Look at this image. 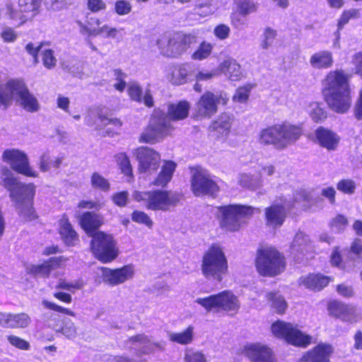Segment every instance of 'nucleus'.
Returning a JSON list of instances; mask_svg holds the SVG:
<instances>
[{"label":"nucleus","mask_w":362,"mask_h":362,"mask_svg":"<svg viewBox=\"0 0 362 362\" xmlns=\"http://www.w3.org/2000/svg\"><path fill=\"white\" fill-rule=\"evenodd\" d=\"M189 110V105L186 101L168 105L167 115L159 108L155 110L148 127L141 135V141L154 144L162 140L173 129L170 122L185 119Z\"/></svg>","instance_id":"nucleus-1"},{"label":"nucleus","mask_w":362,"mask_h":362,"mask_svg":"<svg viewBox=\"0 0 362 362\" xmlns=\"http://www.w3.org/2000/svg\"><path fill=\"white\" fill-rule=\"evenodd\" d=\"M350 77L344 70L338 69L329 71L322 82L327 103L337 113H344L351 107Z\"/></svg>","instance_id":"nucleus-2"},{"label":"nucleus","mask_w":362,"mask_h":362,"mask_svg":"<svg viewBox=\"0 0 362 362\" xmlns=\"http://www.w3.org/2000/svg\"><path fill=\"white\" fill-rule=\"evenodd\" d=\"M1 185L10 192V197L20 210V213L29 220L35 218L33 208V200L35 194V186L23 184L14 177L13 173L4 168L1 173Z\"/></svg>","instance_id":"nucleus-3"},{"label":"nucleus","mask_w":362,"mask_h":362,"mask_svg":"<svg viewBox=\"0 0 362 362\" xmlns=\"http://www.w3.org/2000/svg\"><path fill=\"white\" fill-rule=\"evenodd\" d=\"M14 100L28 112H37L40 108L37 99L23 81L12 79L0 83V107H8Z\"/></svg>","instance_id":"nucleus-4"},{"label":"nucleus","mask_w":362,"mask_h":362,"mask_svg":"<svg viewBox=\"0 0 362 362\" xmlns=\"http://www.w3.org/2000/svg\"><path fill=\"white\" fill-rule=\"evenodd\" d=\"M302 134L303 130L300 126L284 122L262 129L259 134V142L282 150L295 144Z\"/></svg>","instance_id":"nucleus-5"},{"label":"nucleus","mask_w":362,"mask_h":362,"mask_svg":"<svg viewBox=\"0 0 362 362\" xmlns=\"http://www.w3.org/2000/svg\"><path fill=\"white\" fill-rule=\"evenodd\" d=\"M203 276L208 280L221 282L228 272V264L223 248L212 245L203 255L201 264Z\"/></svg>","instance_id":"nucleus-6"},{"label":"nucleus","mask_w":362,"mask_h":362,"mask_svg":"<svg viewBox=\"0 0 362 362\" xmlns=\"http://www.w3.org/2000/svg\"><path fill=\"white\" fill-rule=\"evenodd\" d=\"M132 197L136 202H144L145 207L148 210L163 211L174 208L180 200L179 193L163 189L134 191Z\"/></svg>","instance_id":"nucleus-7"},{"label":"nucleus","mask_w":362,"mask_h":362,"mask_svg":"<svg viewBox=\"0 0 362 362\" xmlns=\"http://www.w3.org/2000/svg\"><path fill=\"white\" fill-rule=\"evenodd\" d=\"M309 194L305 191L297 192L294 203L291 204L290 200L281 198L276 200L272 206L265 209V221L266 225L269 228L276 229L280 228L284 223L287 213L290 208L295 203L303 202V207H307L308 202Z\"/></svg>","instance_id":"nucleus-8"},{"label":"nucleus","mask_w":362,"mask_h":362,"mask_svg":"<svg viewBox=\"0 0 362 362\" xmlns=\"http://www.w3.org/2000/svg\"><path fill=\"white\" fill-rule=\"evenodd\" d=\"M194 303L200 305L207 313L224 311L235 314L240 308L238 296L228 290L204 298H197Z\"/></svg>","instance_id":"nucleus-9"},{"label":"nucleus","mask_w":362,"mask_h":362,"mask_svg":"<svg viewBox=\"0 0 362 362\" xmlns=\"http://www.w3.org/2000/svg\"><path fill=\"white\" fill-rule=\"evenodd\" d=\"M259 212L258 209L240 204H231L219 208L222 226L226 230L233 232L238 230L246 219L250 218L255 213Z\"/></svg>","instance_id":"nucleus-10"},{"label":"nucleus","mask_w":362,"mask_h":362,"mask_svg":"<svg viewBox=\"0 0 362 362\" xmlns=\"http://www.w3.org/2000/svg\"><path fill=\"white\" fill-rule=\"evenodd\" d=\"M256 267L261 275L274 276L284 271L285 263L283 256L276 248L264 246L257 251Z\"/></svg>","instance_id":"nucleus-11"},{"label":"nucleus","mask_w":362,"mask_h":362,"mask_svg":"<svg viewBox=\"0 0 362 362\" xmlns=\"http://www.w3.org/2000/svg\"><path fill=\"white\" fill-rule=\"evenodd\" d=\"M90 247L94 256L103 263L112 262L119 255L117 242L112 235L102 231L93 235Z\"/></svg>","instance_id":"nucleus-12"},{"label":"nucleus","mask_w":362,"mask_h":362,"mask_svg":"<svg viewBox=\"0 0 362 362\" xmlns=\"http://www.w3.org/2000/svg\"><path fill=\"white\" fill-rule=\"evenodd\" d=\"M272 332L278 338L284 339L288 344L296 346H307L311 343L312 337L292 324L277 321L272 324Z\"/></svg>","instance_id":"nucleus-13"},{"label":"nucleus","mask_w":362,"mask_h":362,"mask_svg":"<svg viewBox=\"0 0 362 362\" xmlns=\"http://www.w3.org/2000/svg\"><path fill=\"white\" fill-rule=\"evenodd\" d=\"M229 100L228 94L223 91L205 92L197 103V115L209 118L218 111V105H226Z\"/></svg>","instance_id":"nucleus-14"},{"label":"nucleus","mask_w":362,"mask_h":362,"mask_svg":"<svg viewBox=\"0 0 362 362\" xmlns=\"http://www.w3.org/2000/svg\"><path fill=\"white\" fill-rule=\"evenodd\" d=\"M191 176L192 190L196 196L214 195L218 191L217 184L204 168L200 166L191 168Z\"/></svg>","instance_id":"nucleus-15"},{"label":"nucleus","mask_w":362,"mask_h":362,"mask_svg":"<svg viewBox=\"0 0 362 362\" xmlns=\"http://www.w3.org/2000/svg\"><path fill=\"white\" fill-rule=\"evenodd\" d=\"M2 160L18 173L31 177L38 175L37 172L30 165L28 158L23 151L16 148L6 149L2 153Z\"/></svg>","instance_id":"nucleus-16"},{"label":"nucleus","mask_w":362,"mask_h":362,"mask_svg":"<svg viewBox=\"0 0 362 362\" xmlns=\"http://www.w3.org/2000/svg\"><path fill=\"white\" fill-rule=\"evenodd\" d=\"M100 269L103 281L110 286L122 284L132 279L135 274L134 266L132 264L124 265L117 269L103 267Z\"/></svg>","instance_id":"nucleus-17"},{"label":"nucleus","mask_w":362,"mask_h":362,"mask_svg":"<svg viewBox=\"0 0 362 362\" xmlns=\"http://www.w3.org/2000/svg\"><path fill=\"white\" fill-rule=\"evenodd\" d=\"M134 154L139 163L141 173L151 174L158 169L160 156L152 148L140 147L134 150Z\"/></svg>","instance_id":"nucleus-18"},{"label":"nucleus","mask_w":362,"mask_h":362,"mask_svg":"<svg viewBox=\"0 0 362 362\" xmlns=\"http://www.w3.org/2000/svg\"><path fill=\"white\" fill-rule=\"evenodd\" d=\"M243 353L250 362H275L272 349L261 343L246 344Z\"/></svg>","instance_id":"nucleus-19"},{"label":"nucleus","mask_w":362,"mask_h":362,"mask_svg":"<svg viewBox=\"0 0 362 362\" xmlns=\"http://www.w3.org/2000/svg\"><path fill=\"white\" fill-rule=\"evenodd\" d=\"M177 33L161 35L157 40V45L161 54L175 57L182 54V49Z\"/></svg>","instance_id":"nucleus-20"},{"label":"nucleus","mask_w":362,"mask_h":362,"mask_svg":"<svg viewBox=\"0 0 362 362\" xmlns=\"http://www.w3.org/2000/svg\"><path fill=\"white\" fill-rule=\"evenodd\" d=\"M85 122L90 127L95 125L96 128L106 127V132L108 134H116L122 126L119 119L98 115L96 112L92 110L86 117Z\"/></svg>","instance_id":"nucleus-21"},{"label":"nucleus","mask_w":362,"mask_h":362,"mask_svg":"<svg viewBox=\"0 0 362 362\" xmlns=\"http://www.w3.org/2000/svg\"><path fill=\"white\" fill-rule=\"evenodd\" d=\"M129 349L138 350L139 354H148L157 350H163V345L153 342L144 334H138L129 339L127 344Z\"/></svg>","instance_id":"nucleus-22"},{"label":"nucleus","mask_w":362,"mask_h":362,"mask_svg":"<svg viewBox=\"0 0 362 362\" xmlns=\"http://www.w3.org/2000/svg\"><path fill=\"white\" fill-rule=\"evenodd\" d=\"M328 309L332 315L341 318L344 321L353 323L359 320L358 310L354 306L333 301L329 304Z\"/></svg>","instance_id":"nucleus-23"},{"label":"nucleus","mask_w":362,"mask_h":362,"mask_svg":"<svg viewBox=\"0 0 362 362\" xmlns=\"http://www.w3.org/2000/svg\"><path fill=\"white\" fill-rule=\"evenodd\" d=\"M315 136L316 143L328 151H335L341 140L336 132L323 127L315 131Z\"/></svg>","instance_id":"nucleus-24"},{"label":"nucleus","mask_w":362,"mask_h":362,"mask_svg":"<svg viewBox=\"0 0 362 362\" xmlns=\"http://www.w3.org/2000/svg\"><path fill=\"white\" fill-rule=\"evenodd\" d=\"M332 352L333 348L331 345L319 344L303 354L300 362H330L329 358Z\"/></svg>","instance_id":"nucleus-25"},{"label":"nucleus","mask_w":362,"mask_h":362,"mask_svg":"<svg viewBox=\"0 0 362 362\" xmlns=\"http://www.w3.org/2000/svg\"><path fill=\"white\" fill-rule=\"evenodd\" d=\"M64 261L62 257H52L48 261L41 264H29L26 266V272L40 276H49L54 269L64 264Z\"/></svg>","instance_id":"nucleus-26"},{"label":"nucleus","mask_w":362,"mask_h":362,"mask_svg":"<svg viewBox=\"0 0 362 362\" xmlns=\"http://www.w3.org/2000/svg\"><path fill=\"white\" fill-rule=\"evenodd\" d=\"M76 217L79 218V223L81 228L86 231L89 236H93L103 223L102 218L93 212H86L81 214L79 211L76 213Z\"/></svg>","instance_id":"nucleus-27"},{"label":"nucleus","mask_w":362,"mask_h":362,"mask_svg":"<svg viewBox=\"0 0 362 362\" xmlns=\"http://www.w3.org/2000/svg\"><path fill=\"white\" fill-rule=\"evenodd\" d=\"M218 70L233 81H238L244 77L240 65L233 58L224 59L218 65Z\"/></svg>","instance_id":"nucleus-28"},{"label":"nucleus","mask_w":362,"mask_h":362,"mask_svg":"<svg viewBox=\"0 0 362 362\" xmlns=\"http://www.w3.org/2000/svg\"><path fill=\"white\" fill-rule=\"evenodd\" d=\"M177 164L172 160H164L161 169L157 177L153 180L151 185L165 187L172 180Z\"/></svg>","instance_id":"nucleus-29"},{"label":"nucleus","mask_w":362,"mask_h":362,"mask_svg":"<svg viewBox=\"0 0 362 362\" xmlns=\"http://www.w3.org/2000/svg\"><path fill=\"white\" fill-rule=\"evenodd\" d=\"M5 16L10 21L11 24L17 28L23 25L28 21L33 18L30 14L23 11L19 7L18 9L15 8L11 3H7L6 4Z\"/></svg>","instance_id":"nucleus-30"},{"label":"nucleus","mask_w":362,"mask_h":362,"mask_svg":"<svg viewBox=\"0 0 362 362\" xmlns=\"http://www.w3.org/2000/svg\"><path fill=\"white\" fill-rule=\"evenodd\" d=\"M310 65L315 69H327L332 66L334 59L332 53L328 50H321L311 55Z\"/></svg>","instance_id":"nucleus-31"},{"label":"nucleus","mask_w":362,"mask_h":362,"mask_svg":"<svg viewBox=\"0 0 362 362\" xmlns=\"http://www.w3.org/2000/svg\"><path fill=\"white\" fill-rule=\"evenodd\" d=\"M330 281V278L322 274H309L299 279V284L304 286L310 290H321L327 286Z\"/></svg>","instance_id":"nucleus-32"},{"label":"nucleus","mask_w":362,"mask_h":362,"mask_svg":"<svg viewBox=\"0 0 362 362\" xmlns=\"http://www.w3.org/2000/svg\"><path fill=\"white\" fill-rule=\"evenodd\" d=\"M233 122V117L226 113L221 114L211 125V130L218 136H226L229 134Z\"/></svg>","instance_id":"nucleus-33"},{"label":"nucleus","mask_w":362,"mask_h":362,"mask_svg":"<svg viewBox=\"0 0 362 362\" xmlns=\"http://www.w3.org/2000/svg\"><path fill=\"white\" fill-rule=\"evenodd\" d=\"M191 71V66L188 64L175 66L171 68L168 74V79L174 85H181L187 82V76Z\"/></svg>","instance_id":"nucleus-34"},{"label":"nucleus","mask_w":362,"mask_h":362,"mask_svg":"<svg viewBox=\"0 0 362 362\" xmlns=\"http://www.w3.org/2000/svg\"><path fill=\"white\" fill-rule=\"evenodd\" d=\"M59 233L64 243L67 245H74L78 241V235L65 215L59 220Z\"/></svg>","instance_id":"nucleus-35"},{"label":"nucleus","mask_w":362,"mask_h":362,"mask_svg":"<svg viewBox=\"0 0 362 362\" xmlns=\"http://www.w3.org/2000/svg\"><path fill=\"white\" fill-rule=\"evenodd\" d=\"M313 250V245L308 237L302 232L297 233L291 245V252L297 255L298 253L305 255Z\"/></svg>","instance_id":"nucleus-36"},{"label":"nucleus","mask_w":362,"mask_h":362,"mask_svg":"<svg viewBox=\"0 0 362 362\" xmlns=\"http://www.w3.org/2000/svg\"><path fill=\"white\" fill-rule=\"evenodd\" d=\"M194 328L188 326L185 330L179 332H170L168 333V339L180 345H188L192 343L194 337Z\"/></svg>","instance_id":"nucleus-37"},{"label":"nucleus","mask_w":362,"mask_h":362,"mask_svg":"<svg viewBox=\"0 0 362 362\" xmlns=\"http://www.w3.org/2000/svg\"><path fill=\"white\" fill-rule=\"evenodd\" d=\"M128 93L130 98L135 101H143L147 107H152L153 105V100L150 90H146L144 96H142V90L136 83L129 84Z\"/></svg>","instance_id":"nucleus-38"},{"label":"nucleus","mask_w":362,"mask_h":362,"mask_svg":"<svg viewBox=\"0 0 362 362\" xmlns=\"http://www.w3.org/2000/svg\"><path fill=\"white\" fill-rule=\"evenodd\" d=\"M76 24L78 27L79 32L82 35L90 37V36H97L99 35H103L105 37H107L109 32L110 30V26L108 25H104L98 28H91L88 27L84 23L81 21H76Z\"/></svg>","instance_id":"nucleus-39"},{"label":"nucleus","mask_w":362,"mask_h":362,"mask_svg":"<svg viewBox=\"0 0 362 362\" xmlns=\"http://www.w3.org/2000/svg\"><path fill=\"white\" fill-rule=\"evenodd\" d=\"M238 183L243 188L256 189L262 186L260 177H255L249 173H241L238 177Z\"/></svg>","instance_id":"nucleus-40"},{"label":"nucleus","mask_w":362,"mask_h":362,"mask_svg":"<svg viewBox=\"0 0 362 362\" xmlns=\"http://www.w3.org/2000/svg\"><path fill=\"white\" fill-rule=\"evenodd\" d=\"M63 159V156L52 158L48 153H45L40 158V169L42 172H46L51 168H58L61 165Z\"/></svg>","instance_id":"nucleus-41"},{"label":"nucleus","mask_w":362,"mask_h":362,"mask_svg":"<svg viewBox=\"0 0 362 362\" xmlns=\"http://www.w3.org/2000/svg\"><path fill=\"white\" fill-rule=\"evenodd\" d=\"M306 112L315 122H321L327 118V112L318 103H310L306 108Z\"/></svg>","instance_id":"nucleus-42"},{"label":"nucleus","mask_w":362,"mask_h":362,"mask_svg":"<svg viewBox=\"0 0 362 362\" xmlns=\"http://www.w3.org/2000/svg\"><path fill=\"white\" fill-rule=\"evenodd\" d=\"M42 1V0H18V7L34 18L40 12Z\"/></svg>","instance_id":"nucleus-43"},{"label":"nucleus","mask_w":362,"mask_h":362,"mask_svg":"<svg viewBox=\"0 0 362 362\" xmlns=\"http://www.w3.org/2000/svg\"><path fill=\"white\" fill-rule=\"evenodd\" d=\"M214 45L207 41L200 43L197 49L192 53V59L196 61H202L207 59L212 53Z\"/></svg>","instance_id":"nucleus-44"},{"label":"nucleus","mask_w":362,"mask_h":362,"mask_svg":"<svg viewBox=\"0 0 362 362\" xmlns=\"http://www.w3.org/2000/svg\"><path fill=\"white\" fill-rule=\"evenodd\" d=\"M30 317L26 313H11L9 328H25L30 325Z\"/></svg>","instance_id":"nucleus-45"},{"label":"nucleus","mask_w":362,"mask_h":362,"mask_svg":"<svg viewBox=\"0 0 362 362\" xmlns=\"http://www.w3.org/2000/svg\"><path fill=\"white\" fill-rule=\"evenodd\" d=\"M238 13L243 16H247L257 11L258 4L254 0H235Z\"/></svg>","instance_id":"nucleus-46"},{"label":"nucleus","mask_w":362,"mask_h":362,"mask_svg":"<svg viewBox=\"0 0 362 362\" xmlns=\"http://www.w3.org/2000/svg\"><path fill=\"white\" fill-rule=\"evenodd\" d=\"M267 298L271 302V306L276 313L281 314L287 308V303L284 298L278 293H269L267 294Z\"/></svg>","instance_id":"nucleus-47"},{"label":"nucleus","mask_w":362,"mask_h":362,"mask_svg":"<svg viewBox=\"0 0 362 362\" xmlns=\"http://www.w3.org/2000/svg\"><path fill=\"white\" fill-rule=\"evenodd\" d=\"M360 16V12L358 9L356 8H350L348 10H345L341 14L337 22V35L339 36V31L341 30L345 25H346L351 19H356L358 18Z\"/></svg>","instance_id":"nucleus-48"},{"label":"nucleus","mask_w":362,"mask_h":362,"mask_svg":"<svg viewBox=\"0 0 362 362\" xmlns=\"http://www.w3.org/2000/svg\"><path fill=\"white\" fill-rule=\"evenodd\" d=\"M253 88L251 83H247L236 89L233 96V101L238 103H245L250 95V92Z\"/></svg>","instance_id":"nucleus-49"},{"label":"nucleus","mask_w":362,"mask_h":362,"mask_svg":"<svg viewBox=\"0 0 362 362\" xmlns=\"http://www.w3.org/2000/svg\"><path fill=\"white\" fill-rule=\"evenodd\" d=\"M184 360L185 362H209L208 356L205 353L194 349L185 351Z\"/></svg>","instance_id":"nucleus-50"},{"label":"nucleus","mask_w":362,"mask_h":362,"mask_svg":"<svg viewBox=\"0 0 362 362\" xmlns=\"http://www.w3.org/2000/svg\"><path fill=\"white\" fill-rule=\"evenodd\" d=\"M91 186L94 189L107 192L110 189L109 181L98 173H94L90 177Z\"/></svg>","instance_id":"nucleus-51"},{"label":"nucleus","mask_w":362,"mask_h":362,"mask_svg":"<svg viewBox=\"0 0 362 362\" xmlns=\"http://www.w3.org/2000/svg\"><path fill=\"white\" fill-rule=\"evenodd\" d=\"M116 158L117 164L119 166L122 173L127 177H132V169L130 161L127 155L124 153H119Z\"/></svg>","instance_id":"nucleus-52"},{"label":"nucleus","mask_w":362,"mask_h":362,"mask_svg":"<svg viewBox=\"0 0 362 362\" xmlns=\"http://www.w3.org/2000/svg\"><path fill=\"white\" fill-rule=\"evenodd\" d=\"M132 220L137 223L143 224L151 228L153 227V221L150 216L144 211L136 210L132 214Z\"/></svg>","instance_id":"nucleus-53"},{"label":"nucleus","mask_w":362,"mask_h":362,"mask_svg":"<svg viewBox=\"0 0 362 362\" xmlns=\"http://www.w3.org/2000/svg\"><path fill=\"white\" fill-rule=\"evenodd\" d=\"M356 184L354 180L351 179H343L338 182L337 184V189L347 194H352L355 192Z\"/></svg>","instance_id":"nucleus-54"},{"label":"nucleus","mask_w":362,"mask_h":362,"mask_svg":"<svg viewBox=\"0 0 362 362\" xmlns=\"http://www.w3.org/2000/svg\"><path fill=\"white\" fill-rule=\"evenodd\" d=\"M276 31L271 28H265L263 33V39L261 43V47L264 49L270 47L276 38Z\"/></svg>","instance_id":"nucleus-55"},{"label":"nucleus","mask_w":362,"mask_h":362,"mask_svg":"<svg viewBox=\"0 0 362 362\" xmlns=\"http://www.w3.org/2000/svg\"><path fill=\"white\" fill-rule=\"evenodd\" d=\"M214 12L212 6V0H199L197 6V14L201 16H207Z\"/></svg>","instance_id":"nucleus-56"},{"label":"nucleus","mask_w":362,"mask_h":362,"mask_svg":"<svg viewBox=\"0 0 362 362\" xmlns=\"http://www.w3.org/2000/svg\"><path fill=\"white\" fill-rule=\"evenodd\" d=\"M132 4L126 0H118L115 3V11L119 16H126L131 13Z\"/></svg>","instance_id":"nucleus-57"},{"label":"nucleus","mask_w":362,"mask_h":362,"mask_svg":"<svg viewBox=\"0 0 362 362\" xmlns=\"http://www.w3.org/2000/svg\"><path fill=\"white\" fill-rule=\"evenodd\" d=\"M42 62L45 67L51 69L56 65L57 59L54 56L53 51L49 49H42Z\"/></svg>","instance_id":"nucleus-58"},{"label":"nucleus","mask_w":362,"mask_h":362,"mask_svg":"<svg viewBox=\"0 0 362 362\" xmlns=\"http://www.w3.org/2000/svg\"><path fill=\"white\" fill-rule=\"evenodd\" d=\"M42 304L47 309H49V310H54V311H56L58 313H64L67 315L75 316L74 313L73 311H71V310H69L68 308H63V307L58 305L56 303L50 302L47 300H43L42 302Z\"/></svg>","instance_id":"nucleus-59"},{"label":"nucleus","mask_w":362,"mask_h":362,"mask_svg":"<svg viewBox=\"0 0 362 362\" xmlns=\"http://www.w3.org/2000/svg\"><path fill=\"white\" fill-rule=\"evenodd\" d=\"M0 36L4 42L11 43L16 40L18 34L13 28L5 26L2 28Z\"/></svg>","instance_id":"nucleus-60"},{"label":"nucleus","mask_w":362,"mask_h":362,"mask_svg":"<svg viewBox=\"0 0 362 362\" xmlns=\"http://www.w3.org/2000/svg\"><path fill=\"white\" fill-rule=\"evenodd\" d=\"M177 35H178V38L181 44L180 47L182 49V53L189 48L192 45H194L196 42V37L193 35L180 33H177Z\"/></svg>","instance_id":"nucleus-61"},{"label":"nucleus","mask_w":362,"mask_h":362,"mask_svg":"<svg viewBox=\"0 0 362 362\" xmlns=\"http://www.w3.org/2000/svg\"><path fill=\"white\" fill-rule=\"evenodd\" d=\"M112 200L119 207L125 206L129 201V193L127 191L117 192L112 196Z\"/></svg>","instance_id":"nucleus-62"},{"label":"nucleus","mask_w":362,"mask_h":362,"mask_svg":"<svg viewBox=\"0 0 362 362\" xmlns=\"http://www.w3.org/2000/svg\"><path fill=\"white\" fill-rule=\"evenodd\" d=\"M230 33V28L225 24H219L214 30V35L221 40L227 39L229 37Z\"/></svg>","instance_id":"nucleus-63"},{"label":"nucleus","mask_w":362,"mask_h":362,"mask_svg":"<svg viewBox=\"0 0 362 362\" xmlns=\"http://www.w3.org/2000/svg\"><path fill=\"white\" fill-rule=\"evenodd\" d=\"M351 64L354 66V74L362 78V52H357L352 57Z\"/></svg>","instance_id":"nucleus-64"}]
</instances>
